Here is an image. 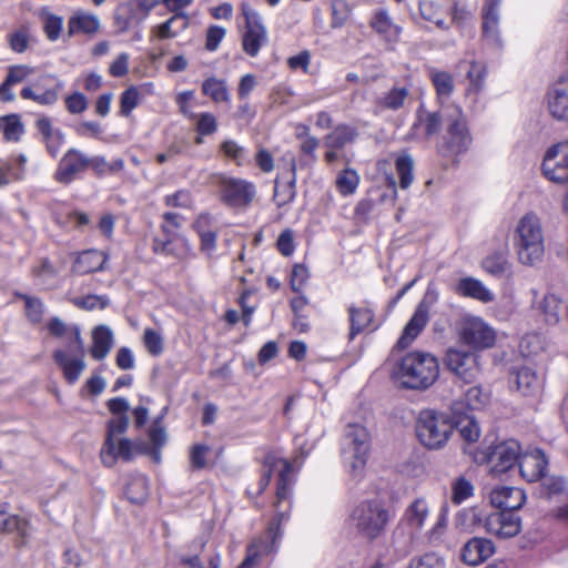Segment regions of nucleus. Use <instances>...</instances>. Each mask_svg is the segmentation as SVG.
Segmentation results:
<instances>
[{
    "label": "nucleus",
    "instance_id": "20e7f679",
    "mask_svg": "<svg viewBox=\"0 0 568 568\" xmlns=\"http://www.w3.org/2000/svg\"><path fill=\"white\" fill-rule=\"evenodd\" d=\"M371 450V437L359 424H348L342 440V459L348 471L357 477L364 469Z\"/></svg>",
    "mask_w": 568,
    "mask_h": 568
},
{
    "label": "nucleus",
    "instance_id": "3c124183",
    "mask_svg": "<svg viewBox=\"0 0 568 568\" xmlns=\"http://www.w3.org/2000/svg\"><path fill=\"white\" fill-rule=\"evenodd\" d=\"M28 521L17 515H10L0 510V530L7 532H17L21 536L27 534Z\"/></svg>",
    "mask_w": 568,
    "mask_h": 568
},
{
    "label": "nucleus",
    "instance_id": "412c9836",
    "mask_svg": "<svg viewBox=\"0 0 568 568\" xmlns=\"http://www.w3.org/2000/svg\"><path fill=\"white\" fill-rule=\"evenodd\" d=\"M454 429L459 430L460 436L468 443H475L479 438L480 430L475 418L464 412V403L454 402L450 406Z\"/></svg>",
    "mask_w": 568,
    "mask_h": 568
},
{
    "label": "nucleus",
    "instance_id": "0eeeda50",
    "mask_svg": "<svg viewBox=\"0 0 568 568\" xmlns=\"http://www.w3.org/2000/svg\"><path fill=\"white\" fill-rule=\"evenodd\" d=\"M212 184L216 187L220 200L231 207H246L256 194L255 185L243 179L215 174Z\"/></svg>",
    "mask_w": 568,
    "mask_h": 568
},
{
    "label": "nucleus",
    "instance_id": "ddd939ff",
    "mask_svg": "<svg viewBox=\"0 0 568 568\" xmlns=\"http://www.w3.org/2000/svg\"><path fill=\"white\" fill-rule=\"evenodd\" d=\"M142 440L131 442L129 438H120L118 442L105 438L100 450V458L104 466L112 467L120 458L130 462L136 454H142Z\"/></svg>",
    "mask_w": 568,
    "mask_h": 568
},
{
    "label": "nucleus",
    "instance_id": "39448f33",
    "mask_svg": "<svg viewBox=\"0 0 568 568\" xmlns=\"http://www.w3.org/2000/svg\"><path fill=\"white\" fill-rule=\"evenodd\" d=\"M454 432L452 416L434 409H424L419 413L416 423V433L419 442L429 449L442 448Z\"/></svg>",
    "mask_w": 568,
    "mask_h": 568
},
{
    "label": "nucleus",
    "instance_id": "bb28decb",
    "mask_svg": "<svg viewBox=\"0 0 568 568\" xmlns=\"http://www.w3.org/2000/svg\"><path fill=\"white\" fill-rule=\"evenodd\" d=\"M48 331L55 337H68L70 352H84L83 341L79 326H68L61 318L52 317L48 323Z\"/></svg>",
    "mask_w": 568,
    "mask_h": 568
},
{
    "label": "nucleus",
    "instance_id": "5fc2aeb1",
    "mask_svg": "<svg viewBox=\"0 0 568 568\" xmlns=\"http://www.w3.org/2000/svg\"><path fill=\"white\" fill-rule=\"evenodd\" d=\"M140 98V91L134 85L123 91L120 98V115L129 116L131 112L139 105Z\"/></svg>",
    "mask_w": 568,
    "mask_h": 568
},
{
    "label": "nucleus",
    "instance_id": "79ce46f5",
    "mask_svg": "<svg viewBox=\"0 0 568 568\" xmlns=\"http://www.w3.org/2000/svg\"><path fill=\"white\" fill-rule=\"evenodd\" d=\"M291 179L284 183L280 184L278 180L275 181V187H274V201L277 206H283L290 202H292L295 197V163L292 160L291 161Z\"/></svg>",
    "mask_w": 568,
    "mask_h": 568
},
{
    "label": "nucleus",
    "instance_id": "2f4dec72",
    "mask_svg": "<svg viewBox=\"0 0 568 568\" xmlns=\"http://www.w3.org/2000/svg\"><path fill=\"white\" fill-rule=\"evenodd\" d=\"M189 24V16L186 13H178L173 14L165 22L153 27L151 33L160 40L172 39L187 29Z\"/></svg>",
    "mask_w": 568,
    "mask_h": 568
},
{
    "label": "nucleus",
    "instance_id": "393cba45",
    "mask_svg": "<svg viewBox=\"0 0 568 568\" xmlns=\"http://www.w3.org/2000/svg\"><path fill=\"white\" fill-rule=\"evenodd\" d=\"M499 6L500 0H485L483 7V34L485 39L495 44L500 45L499 37Z\"/></svg>",
    "mask_w": 568,
    "mask_h": 568
},
{
    "label": "nucleus",
    "instance_id": "09e8293b",
    "mask_svg": "<svg viewBox=\"0 0 568 568\" xmlns=\"http://www.w3.org/2000/svg\"><path fill=\"white\" fill-rule=\"evenodd\" d=\"M203 93L215 102L229 101V92L223 80L209 78L203 82Z\"/></svg>",
    "mask_w": 568,
    "mask_h": 568
},
{
    "label": "nucleus",
    "instance_id": "338daca9",
    "mask_svg": "<svg viewBox=\"0 0 568 568\" xmlns=\"http://www.w3.org/2000/svg\"><path fill=\"white\" fill-rule=\"evenodd\" d=\"M180 560L183 565L189 566L190 568H219L220 567V556L217 554L211 555L207 558V566H202L200 557L196 554L194 555H184L180 556Z\"/></svg>",
    "mask_w": 568,
    "mask_h": 568
},
{
    "label": "nucleus",
    "instance_id": "cd10ccee",
    "mask_svg": "<svg viewBox=\"0 0 568 568\" xmlns=\"http://www.w3.org/2000/svg\"><path fill=\"white\" fill-rule=\"evenodd\" d=\"M100 29V20L98 16L85 11L74 12L68 21V36L75 34L93 36Z\"/></svg>",
    "mask_w": 568,
    "mask_h": 568
},
{
    "label": "nucleus",
    "instance_id": "dca6fc26",
    "mask_svg": "<svg viewBox=\"0 0 568 568\" xmlns=\"http://www.w3.org/2000/svg\"><path fill=\"white\" fill-rule=\"evenodd\" d=\"M521 455V447L515 439H508L496 445L489 454L488 462L490 471L495 475H501L515 465H518Z\"/></svg>",
    "mask_w": 568,
    "mask_h": 568
},
{
    "label": "nucleus",
    "instance_id": "4c0bfd02",
    "mask_svg": "<svg viewBox=\"0 0 568 568\" xmlns=\"http://www.w3.org/2000/svg\"><path fill=\"white\" fill-rule=\"evenodd\" d=\"M428 515L429 507L427 501L423 498H417L407 507L404 516L412 528L419 530L424 527Z\"/></svg>",
    "mask_w": 568,
    "mask_h": 568
},
{
    "label": "nucleus",
    "instance_id": "de8ad7c7",
    "mask_svg": "<svg viewBox=\"0 0 568 568\" xmlns=\"http://www.w3.org/2000/svg\"><path fill=\"white\" fill-rule=\"evenodd\" d=\"M26 163L27 158L23 154H20L17 159L16 165L9 163L6 168L0 166V186H4L16 180H21L24 174Z\"/></svg>",
    "mask_w": 568,
    "mask_h": 568
},
{
    "label": "nucleus",
    "instance_id": "052dcab7",
    "mask_svg": "<svg viewBox=\"0 0 568 568\" xmlns=\"http://www.w3.org/2000/svg\"><path fill=\"white\" fill-rule=\"evenodd\" d=\"M37 130L42 134L43 139L50 141H60L64 139L61 130L54 128L51 120L45 116H41L36 121Z\"/></svg>",
    "mask_w": 568,
    "mask_h": 568
},
{
    "label": "nucleus",
    "instance_id": "ea45409f",
    "mask_svg": "<svg viewBox=\"0 0 568 568\" xmlns=\"http://www.w3.org/2000/svg\"><path fill=\"white\" fill-rule=\"evenodd\" d=\"M449 121L448 132L454 140L465 142L471 139L467 120L459 106H454V111L449 115Z\"/></svg>",
    "mask_w": 568,
    "mask_h": 568
},
{
    "label": "nucleus",
    "instance_id": "a211bd4d",
    "mask_svg": "<svg viewBox=\"0 0 568 568\" xmlns=\"http://www.w3.org/2000/svg\"><path fill=\"white\" fill-rule=\"evenodd\" d=\"M88 166V159L77 150L71 149L61 159L54 179L62 184H69Z\"/></svg>",
    "mask_w": 568,
    "mask_h": 568
},
{
    "label": "nucleus",
    "instance_id": "13d9d810",
    "mask_svg": "<svg viewBox=\"0 0 568 568\" xmlns=\"http://www.w3.org/2000/svg\"><path fill=\"white\" fill-rule=\"evenodd\" d=\"M465 400L466 404H464V409L466 407L470 410L479 409L488 402V394L484 393L480 387L473 386L467 389Z\"/></svg>",
    "mask_w": 568,
    "mask_h": 568
},
{
    "label": "nucleus",
    "instance_id": "4be33fe9",
    "mask_svg": "<svg viewBox=\"0 0 568 568\" xmlns=\"http://www.w3.org/2000/svg\"><path fill=\"white\" fill-rule=\"evenodd\" d=\"M428 321V307L425 304L417 305L413 316L405 325L396 346L402 349L407 348L423 332Z\"/></svg>",
    "mask_w": 568,
    "mask_h": 568
},
{
    "label": "nucleus",
    "instance_id": "bf43d9fd",
    "mask_svg": "<svg viewBox=\"0 0 568 568\" xmlns=\"http://www.w3.org/2000/svg\"><path fill=\"white\" fill-rule=\"evenodd\" d=\"M89 166L92 168L99 175L114 173L123 168V161L118 159L113 162H106L103 158L88 159Z\"/></svg>",
    "mask_w": 568,
    "mask_h": 568
},
{
    "label": "nucleus",
    "instance_id": "2eb2a0df",
    "mask_svg": "<svg viewBox=\"0 0 568 568\" xmlns=\"http://www.w3.org/2000/svg\"><path fill=\"white\" fill-rule=\"evenodd\" d=\"M445 365L466 383H471L478 373L477 355L459 348H449L447 351Z\"/></svg>",
    "mask_w": 568,
    "mask_h": 568
},
{
    "label": "nucleus",
    "instance_id": "c9c22d12",
    "mask_svg": "<svg viewBox=\"0 0 568 568\" xmlns=\"http://www.w3.org/2000/svg\"><path fill=\"white\" fill-rule=\"evenodd\" d=\"M428 77L439 100L448 99L452 95L455 89V83L450 73L440 71L436 68H429Z\"/></svg>",
    "mask_w": 568,
    "mask_h": 568
},
{
    "label": "nucleus",
    "instance_id": "72a5a7b5",
    "mask_svg": "<svg viewBox=\"0 0 568 568\" xmlns=\"http://www.w3.org/2000/svg\"><path fill=\"white\" fill-rule=\"evenodd\" d=\"M409 90L406 87H393L376 101V112L384 110L397 111L404 108L409 99Z\"/></svg>",
    "mask_w": 568,
    "mask_h": 568
},
{
    "label": "nucleus",
    "instance_id": "f3484780",
    "mask_svg": "<svg viewBox=\"0 0 568 568\" xmlns=\"http://www.w3.org/2000/svg\"><path fill=\"white\" fill-rule=\"evenodd\" d=\"M547 108L555 119L568 121V78L559 79L549 88Z\"/></svg>",
    "mask_w": 568,
    "mask_h": 568
},
{
    "label": "nucleus",
    "instance_id": "6e6552de",
    "mask_svg": "<svg viewBox=\"0 0 568 568\" xmlns=\"http://www.w3.org/2000/svg\"><path fill=\"white\" fill-rule=\"evenodd\" d=\"M284 500H278L276 498V501L274 504V507L276 509V515L271 521V524L267 527L266 531V538L268 540L264 539H257L254 540L248 547H247V554L243 562L241 564L240 568H252L255 566L260 558L264 555H267L275 550V544L276 540L282 537L281 531V525L282 523L286 521L288 518V509H281V504ZM290 508V505L287 506Z\"/></svg>",
    "mask_w": 568,
    "mask_h": 568
},
{
    "label": "nucleus",
    "instance_id": "423d86ee",
    "mask_svg": "<svg viewBox=\"0 0 568 568\" xmlns=\"http://www.w3.org/2000/svg\"><path fill=\"white\" fill-rule=\"evenodd\" d=\"M389 520V514L379 500L358 504L349 515V524L359 535L368 539L377 538Z\"/></svg>",
    "mask_w": 568,
    "mask_h": 568
},
{
    "label": "nucleus",
    "instance_id": "49530a36",
    "mask_svg": "<svg viewBox=\"0 0 568 568\" xmlns=\"http://www.w3.org/2000/svg\"><path fill=\"white\" fill-rule=\"evenodd\" d=\"M359 184V176L353 169H345L336 178V187L344 195L354 194Z\"/></svg>",
    "mask_w": 568,
    "mask_h": 568
},
{
    "label": "nucleus",
    "instance_id": "8fccbe9b",
    "mask_svg": "<svg viewBox=\"0 0 568 568\" xmlns=\"http://www.w3.org/2000/svg\"><path fill=\"white\" fill-rule=\"evenodd\" d=\"M540 308L545 315V322L557 324L560 320L561 301L554 294L546 295L540 302Z\"/></svg>",
    "mask_w": 568,
    "mask_h": 568
},
{
    "label": "nucleus",
    "instance_id": "473e14b6",
    "mask_svg": "<svg viewBox=\"0 0 568 568\" xmlns=\"http://www.w3.org/2000/svg\"><path fill=\"white\" fill-rule=\"evenodd\" d=\"M106 261V255L102 251L87 250L80 253L74 261L73 271L78 274H88L101 271Z\"/></svg>",
    "mask_w": 568,
    "mask_h": 568
},
{
    "label": "nucleus",
    "instance_id": "b1692460",
    "mask_svg": "<svg viewBox=\"0 0 568 568\" xmlns=\"http://www.w3.org/2000/svg\"><path fill=\"white\" fill-rule=\"evenodd\" d=\"M547 459L539 449L520 455L518 467L520 475L527 481H536L540 479L546 470Z\"/></svg>",
    "mask_w": 568,
    "mask_h": 568
},
{
    "label": "nucleus",
    "instance_id": "58836bf2",
    "mask_svg": "<svg viewBox=\"0 0 568 568\" xmlns=\"http://www.w3.org/2000/svg\"><path fill=\"white\" fill-rule=\"evenodd\" d=\"M351 331L349 338L353 339L357 334L362 333L367 328L374 318L373 312L367 307H355L348 308Z\"/></svg>",
    "mask_w": 568,
    "mask_h": 568
},
{
    "label": "nucleus",
    "instance_id": "f03ea898",
    "mask_svg": "<svg viewBox=\"0 0 568 568\" xmlns=\"http://www.w3.org/2000/svg\"><path fill=\"white\" fill-rule=\"evenodd\" d=\"M393 378L408 389H426L439 375L437 358L425 352H410L396 363Z\"/></svg>",
    "mask_w": 568,
    "mask_h": 568
},
{
    "label": "nucleus",
    "instance_id": "680f3d73",
    "mask_svg": "<svg viewBox=\"0 0 568 568\" xmlns=\"http://www.w3.org/2000/svg\"><path fill=\"white\" fill-rule=\"evenodd\" d=\"M8 42L12 51L17 53L24 52L30 42V36L26 28H20L8 36Z\"/></svg>",
    "mask_w": 568,
    "mask_h": 568
},
{
    "label": "nucleus",
    "instance_id": "e433bc0d",
    "mask_svg": "<svg viewBox=\"0 0 568 568\" xmlns=\"http://www.w3.org/2000/svg\"><path fill=\"white\" fill-rule=\"evenodd\" d=\"M125 496L133 504H142L149 495L148 478L142 474L130 476L125 485Z\"/></svg>",
    "mask_w": 568,
    "mask_h": 568
},
{
    "label": "nucleus",
    "instance_id": "aec40b11",
    "mask_svg": "<svg viewBox=\"0 0 568 568\" xmlns=\"http://www.w3.org/2000/svg\"><path fill=\"white\" fill-rule=\"evenodd\" d=\"M565 154L552 144L545 153L542 173L551 182L562 184L568 180V169L565 168Z\"/></svg>",
    "mask_w": 568,
    "mask_h": 568
},
{
    "label": "nucleus",
    "instance_id": "5701e85b",
    "mask_svg": "<svg viewBox=\"0 0 568 568\" xmlns=\"http://www.w3.org/2000/svg\"><path fill=\"white\" fill-rule=\"evenodd\" d=\"M495 552L491 540L475 537L468 540L462 549V560L470 566H477Z\"/></svg>",
    "mask_w": 568,
    "mask_h": 568
},
{
    "label": "nucleus",
    "instance_id": "c85d7f7f",
    "mask_svg": "<svg viewBox=\"0 0 568 568\" xmlns=\"http://www.w3.org/2000/svg\"><path fill=\"white\" fill-rule=\"evenodd\" d=\"M513 376V381L516 384L517 389L524 396H532L541 388L542 381L530 366H521L517 368Z\"/></svg>",
    "mask_w": 568,
    "mask_h": 568
},
{
    "label": "nucleus",
    "instance_id": "c756f323",
    "mask_svg": "<svg viewBox=\"0 0 568 568\" xmlns=\"http://www.w3.org/2000/svg\"><path fill=\"white\" fill-rule=\"evenodd\" d=\"M371 28L385 40L396 42L399 39L402 28L394 23L385 9L376 11L369 22Z\"/></svg>",
    "mask_w": 568,
    "mask_h": 568
},
{
    "label": "nucleus",
    "instance_id": "7ed1b4c3",
    "mask_svg": "<svg viewBox=\"0 0 568 568\" xmlns=\"http://www.w3.org/2000/svg\"><path fill=\"white\" fill-rule=\"evenodd\" d=\"M514 247L521 264L532 266L545 255V230L541 217L534 211L526 212L514 229Z\"/></svg>",
    "mask_w": 568,
    "mask_h": 568
},
{
    "label": "nucleus",
    "instance_id": "69168bd1",
    "mask_svg": "<svg viewBox=\"0 0 568 568\" xmlns=\"http://www.w3.org/2000/svg\"><path fill=\"white\" fill-rule=\"evenodd\" d=\"M65 109L71 114H81L88 108V99L81 92H73L64 99Z\"/></svg>",
    "mask_w": 568,
    "mask_h": 568
},
{
    "label": "nucleus",
    "instance_id": "774afa93",
    "mask_svg": "<svg viewBox=\"0 0 568 568\" xmlns=\"http://www.w3.org/2000/svg\"><path fill=\"white\" fill-rule=\"evenodd\" d=\"M26 301V312L28 318L32 323H39L42 320L43 313H44V306L43 303L36 297L30 296H23Z\"/></svg>",
    "mask_w": 568,
    "mask_h": 568
},
{
    "label": "nucleus",
    "instance_id": "4d7b16f0",
    "mask_svg": "<svg viewBox=\"0 0 568 568\" xmlns=\"http://www.w3.org/2000/svg\"><path fill=\"white\" fill-rule=\"evenodd\" d=\"M473 491L471 483L464 477H459L452 485V500L458 505L469 498Z\"/></svg>",
    "mask_w": 568,
    "mask_h": 568
},
{
    "label": "nucleus",
    "instance_id": "c03bdc74",
    "mask_svg": "<svg viewBox=\"0 0 568 568\" xmlns=\"http://www.w3.org/2000/svg\"><path fill=\"white\" fill-rule=\"evenodd\" d=\"M483 268L490 275L501 277L509 273L510 263L504 253H493L483 260Z\"/></svg>",
    "mask_w": 568,
    "mask_h": 568
},
{
    "label": "nucleus",
    "instance_id": "e2e57ef3",
    "mask_svg": "<svg viewBox=\"0 0 568 568\" xmlns=\"http://www.w3.org/2000/svg\"><path fill=\"white\" fill-rule=\"evenodd\" d=\"M143 343L151 355L159 356L163 353V337L154 329L146 328L144 331Z\"/></svg>",
    "mask_w": 568,
    "mask_h": 568
},
{
    "label": "nucleus",
    "instance_id": "1a4fd4ad",
    "mask_svg": "<svg viewBox=\"0 0 568 568\" xmlns=\"http://www.w3.org/2000/svg\"><path fill=\"white\" fill-rule=\"evenodd\" d=\"M264 471L258 481V494L265 490L271 481V476L274 471L278 473V483L276 489V498L278 500H288L290 498V489L292 486L291 473H292V464L276 455L275 453H270L264 458Z\"/></svg>",
    "mask_w": 568,
    "mask_h": 568
},
{
    "label": "nucleus",
    "instance_id": "a19ab883",
    "mask_svg": "<svg viewBox=\"0 0 568 568\" xmlns=\"http://www.w3.org/2000/svg\"><path fill=\"white\" fill-rule=\"evenodd\" d=\"M460 68L467 67L466 75L470 83V89L479 92L485 83V79L487 75V69L485 63L480 61H467L463 60L459 63Z\"/></svg>",
    "mask_w": 568,
    "mask_h": 568
},
{
    "label": "nucleus",
    "instance_id": "f704fd0d",
    "mask_svg": "<svg viewBox=\"0 0 568 568\" xmlns=\"http://www.w3.org/2000/svg\"><path fill=\"white\" fill-rule=\"evenodd\" d=\"M149 438L151 444L142 442V454L149 455L154 462L161 460V448L166 443L165 429L161 426L159 420H155L149 430Z\"/></svg>",
    "mask_w": 568,
    "mask_h": 568
},
{
    "label": "nucleus",
    "instance_id": "0e129e2a",
    "mask_svg": "<svg viewBox=\"0 0 568 568\" xmlns=\"http://www.w3.org/2000/svg\"><path fill=\"white\" fill-rule=\"evenodd\" d=\"M30 73L31 69L27 65H16L10 68L0 91L4 94L11 85L22 82Z\"/></svg>",
    "mask_w": 568,
    "mask_h": 568
},
{
    "label": "nucleus",
    "instance_id": "f257e3e1",
    "mask_svg": "<svg viewBox=\"0 0 568 568\" xmlns=\"http://www.w3.org/2000/svg\"><path fill=\"white\" fill-rule=\"evenodd\" d=\"M489 500L500 510L486 515L477 507L464 509L458 515L460 525L467 529L484 527L488 534L499 538L518 535L521 530V520L514 510L525 504L524 490L517 487L496 486L489 493Z\"/></svg>",
    "mask_w": 568,
    "mask_h": 568
},
{
    "label": "nucleus",
    "instance_id": "37998d69",
    "mask_svg": "<svg viewBox=\"0 0 568 568\" xmlns=\"http://www.w3.org/2000/svg\"><path fill=\"white\" fill-rule=\"evenodd\" d=\"M395 166L399 176V185L402 189H407L414 181V160L407 153L395 155Z\"/></svg>",
    "mask_w": 568,
    "mask_h": 568
},
{
    "label": "nucleus",
    "instance_id": "9d476101",
    "mask_svg": "<svg viewBox=\"0 0 568 568\" xmlns=\"http://www.w3.org/2000/svg\"><path fill=\"white\" fill-rule=\"evenodd\" d=\"M459 336L463 343L474 349H485L494 346L496 332L481 317L466 315L460 323Z\"/></svg>",
    "mask_w": 568,
    "mask_h": 568
},
{
    "label": "nucleus",
    "instance_id": "603ef678",
    "mask_svg": "<svg viewBox=\"0 0 568 568\" xmlns=\"http://www.w3.org/2000/svg\"><path fill=\"white\" fill-rule=\"evenodd\" d=\"M352 9L349 4L345 0H332L331 1V13H332V22L331 27L333 29H338L345 26Z\"/></svg>",
    "mask_w": 568,
    "mask_h": 568
},
{
    "label": "nucleus",
    "instance_id": "f8f14e48",
    "mask_svg": "<svg viewBox=\"0 0 568 568\" xmlns=\"http://www.w3.org/2000/svg\"><path fill=\"white\" fill-rule=\"evenodd\" d=\"M419 11L425 20L443 29L460 18L455 0H420Z\"/></svg>",
    "mask_w": 568,
    "mask_h": 568
},
{
    "label": "nucleus",
    "instance_id": "864d4df0",
    "mask_svg": "<svg viewBox=\"0 0 568 568\" xmlns=\"http://www.w3.org/2000/svg\"><path fill=\"white\" fill-rule=\"evenodd\" d=\"M163 202L169 207L191 210L194 205V200L189 190L181 189L172 194L163 197Z\"/></svg>",
    "mask_w": 568,
    "mask_h": 568
},
{
    "label": "nucleus",
    "instance_id": "4468645a",
    "mask_svg": "<svg viewBox=\"0 0 568 568\" xmlns=\"http://www.w3.org/2000/svg\"><path fill=\"white\" fill-rule=\"evenodd\" d=\"M62 87V82L55 77L47 75L36 81L32 85L24 87L20 95L40 105H52L58 101L59 92Z\"/></svg>",
    "mask_w": 568,
    "mask_h": 568
},
{
    "label": "nucleus",
    "instance_id": "6e6d98bb",
    "mask_svg": "<svg viewBox=\"0 0 568 568\" xmlns=\"http://www.w3.org/2000/svg\"><path fill=\"white\" fill-rule=\"evenodd\" d=\"M63 27L62 17L44 13L43 14V30L47 38L50 41H57L60 38L61 31Z\"/></svg>",
    "mask_w": 568,
    "mask_h": 568
},
{
    "label": "nucleus",
    "instance_id": "a878e982",
    "mask_svg": "<svg viewBox=\"0 0 568 568\" xmlns=\"http://www.w3.org/2000/svg\"><path fill=\"white\" fill-rule=\"evenodd\" d=\"M454 292L459 296L473 298L485 304L495 300V294L481 281L471 276L460 278L456 283Z\"/></svg>",
    "mask_w": 568,
    "mask_h": 568
},
{
    "label": "nucleus",
    "instance_id": "9b49d317",
    "mask_svg": "<svg viewBox=\"0 0 568 568\" xmlns=\"http://www.w3.org/2000/svg\"><path fill=\"white\" fill-rule=\"evenodd\" d=\"M242 13L245 19L242 48L250 57H256L261 48L267 43V30L261 14L248 4L242 6Z\"/></svg>",
    "mask_w": 568,
    "mask_h": 568
},
{
    "label": "nucleus",
    "instance_id": "a18cd8bd",
    "mask_svg": "<svg viewBox=\"0 0 568 568\" xmlns=\"http://www.w3.org/2000/svg\"><path fill=\"white\" fill-rule=\"evenodd\" d=\"M24 132L23 124L17 114L0 118V133L8 141H18Z\"/></svg>",
    "mask_w": 568,
    "mask_h": 568
},
{
    "label": "nucleus",
    "instance_id": "6ab92c4d",
    "mask_svg": "<svg viewBox=\"0 0 568 568\" xmlns=\"http://www.w3.org/2000/svg\"><path fill=\"white\" fill-rule=\"evenodd\" d=\"M83 354L79 352H70L64 349H57L53 353V359L57 365L62 369L63 376L69 384H74L82 372L85 369V362Z\"/></svg>",
    "mask_w": 568,
    "mask_h": 568
},
{
    "label": "nucleus",
    "instance_id": "7c9ffc66",
    "mask_svg": "<svg viewBox=\"0 0 568 568\" xmlns=\"http://www.w3.org/2000/svg\"><path fill=\"white\" fill-rule=\"evenodd\" d=\"M114 344L113 333L106 325H99L92 331L91 356L97 361L104 359Z\"/></svg>",
    "mask_w": 568,
    "mask_h": 568
}]
</instances>
